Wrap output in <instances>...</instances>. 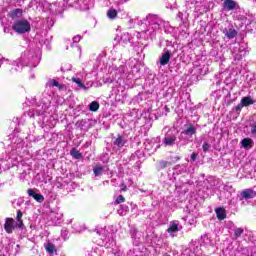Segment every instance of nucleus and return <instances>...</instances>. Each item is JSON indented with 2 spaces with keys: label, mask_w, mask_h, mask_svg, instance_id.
<instances>
[{
  "label": "nucleus",
  "mask_w": 256,
  "mask_h": 256,
  "mask_svg": "<svg viewBox=\"0 0 256 256\" xmlns=\"http://www.w3.org/2000/svg\"><path fill=\"white\" fill-rule=\"evenodd\" d=\"M147 28L142 32H137V38L153 39L157 32L163 27H167V22L161 19L158 15L149 14L146 16Z\"/></svg>",
  "instance_id": "obj_1"
},
{
  "label": "nucleus",
  "mask_w": 256,
  "mask_h": 256,
  "mask_svg": "<svg viewBox=\"0 0 256 256\" xmlns=\"http://www.w3.org/2000/svg\"><path fill=\"white\" fill-rule=\"evenodd\" d=\"M39 61V51L26 50L21 54L20 58L11 62L12 68L10 69V72L17 73V71H21L25 66L37 67Z\"/></svg>",
  "instance_id": "obj_2"
},
{
  "label": "nucleus",
  "mask_w": 256,
  "mask_h": 256,
  "mask_svg": "<svg viewBox=\"0 0 256 256\" xmlns=\"http://www.w3.org/2000/svg\"><path fill=\"white\" fill-rule=\"evenodd\" d=\"M51 101L42 100L41 104L37 105L36 108H32L27 112L28 117H39L40 121H45L48 115H51Z\"/></svg>",
  "instance_id": "obj_3"
},
{
  "label": "nucleus",
  "mask_w": 256,
  "mask_h": 256,
  "mask_svg": "<svg viewBox=\"0 0 256 256\" xmlns=\"http://www.w3.org/2000/svg\"><path fill=\"white\" fill-rule=\"evenodd\" d=\"M117 229L115 226H106L97 230V234L100 235L102 241L106 243V247H113L115 245V233Z\"/></svg>",
  "instance_id": "obj_4"
},
{
  "label": "nucleus",
  "mask_w": 256,
  "mask_h": 256,
  "mask_svg": "<svg viewBox=\"0 0 256 256\" xmlns=\"http://www.w3.org/2000/svg\"><path fill=\"white\" fill-rule=\"evenodd\" d=\"M206 3L207 0H191L186 4V8L188 11H194V13H200V15H203V13H207V11H209Z\"/></svg>",
  "instance_id": "obj_5"
},
{
  "label": "nucleus",
  "mask_w": 256,
  "mask_h": 256,
  "mask_svg": "<svg viewBox=\"0 0 256 256\" xmlns=\"http://www.w3.org/2000/svg\"><path fill=\"white\" fill-rule=\"evenodd\" d=\"M12 29L16 33H19V35H23L25 33H29V31H31V23L25 19L16 20L14 22V24L12 25Z\"/></svg>",
  "instance_id": "obj_6"
},
{
  "label": "nucleus",
  "mask_w": 256,
  "mask_h": 256,
  "mask_svg": "<svg viewBox=\"0 0 256 256\" xmlns=\"http://www.w3.org/2000/svg\"><path fill=\"white\" fill-rule=\"evenodd\" d=\"M28 9H33V11H51V4L45 0H31L28 4Z\"/></svg>",
  "instance_id": "obj_7"
},
{
  "label": "nucleus",
  "mask_w": 256,
  "mask_h": 256,
  "mask_svg": "<svg viewBox=\"0 0 256 256\" xmlns=\"http://www.w3.org/2000/svg\"><path fill=\"white\" fill-rule=\"evenodd\" d=\"M16 160L9 154H0V169L7 171L11 167H15Z\"/></svg>",
  "instance_id": "obj_8"
},
{
  "label": "nucleus",
  "mask_w": 256,
  "mask_h": 256,
  "mask_svg": "<svg viewBox=\"0 0 256 256\" xmlns=\"http://www.w3.org/2000/svg\"><path fill=\"white\" fill-rule=\"evenodd\" d=\"M249 105H255V100L251 96H245L241 99L240 103L234 108V110L239 114L243 107H249Z\"/></svg>",
  "instance_id": "obj_9"
},
{
  "label": "nucleus",
  "mask_w": 256,
  "mask_h": 256,
  "mask_svg": "<svg viewBox=\"0 0 256 256\" xmlns=\"http://www.w3.org/2000/svg\"><path fill=\"white\" fill-rule=\"evenodd\" d=\"M175 143H177V135L173 134V131H168L162 140V145L164 147H173Z\"/></svg>",
  "instance_id": "obj_10"
},
{
  "label": "nucleus",
  "mask_w": 256,
  "mask_h": 256,
  "mask_svg": "<svg viewBox=\"0 0 256 256\" xmlns=\"http://www.w3.org/2000/svg\"><path fill=\"white\" fill-rule=\"evenodd\" d=\"M183 229V226L179 223V221L174 220L170 222L167 232L169 233L170 237H175V233H179Z\"/></svg>",
  "instance_id": "obj_11"
},
{
  "label": "nucleus",
  "mask_w": 256,
  "mask_h": 256,
  "mask_svg": "<svg viewBox=\"0 0 256 256\" xmlns=\"http://www.w3.org/2000/svg\"><path fill=\"white\" fill-rule=\"evenodd\" d=\"M15 229H19L15 220L13 218H6L4 224V230L6 231V233L11 234L13 233V231H15Z\"/></svg>",
  "instance_id": "obj_12"
},
{
  "label": "nucleus",
  "mask_w": 256,
  "mask_h": 256,
  "mask_svg": "<svg viewBox=\"0 0 256 256\" xmlns=\"http://www.w3.org/2000/svg\"><path fill=\"white\" fill-rule=\"evenodd\" d=\"M169 61H171V52L169 49L165 48L160 56L159 65L165 67V65L169 64Z\"/></svg>",
  "instance_id": "obj_13"
},
{
  "label": "nucleus",
  "mask_w": 256,
  "mask_h": 256,
  "mask_svg": "<svg viewBox=\"0 0 256 256\" xmlns=\"http://www.w3.org/2000/svg\"><path fill=\"white\" fill-rule=\"evenodd\" d=\"M50 219L53 225H61V223H63V213L51 212Z\"/></svg>",
  "instance_id": "obj_14"
},
{
  "label": "nucleus",
  "mask_w": 256,
  "mask_h": 256,
  "mask_svg": "<svg viewBox=\"0 0 256 256\" xmlns=\"http://www.w3.org/2000/svg\"><path fill=\"white\" fill-rule=\"evenodd\" d=\"M131 39H133V36L129 34L128 32H125L121 35V37H116L114 41H119L121 45H127V43H131Z\"/></svg>",
  "instance_id": "obj_15"
},
{
  "label": "nucleus",
  "mask_w": 256,
  "mask_h": 256,
  "mask_svg": "<svg viewBox=\"0 0 256 256\" xmlns=\"http://www.w3.org/2000/svg\"><path fill=\"white\" fill-rule=\"evenodd\" d=\"M106 171H109V168L101 164H97L93 167V173L95 177H101V175H103V173H106Z\"/></svg>",
  "instance_id": "obj_16"
},
{
  "label": "nucleus",
  "mask_w": 256,
  "mask_h": 256,
  "mask_svg": "<svg viewBox=\"0 0 256 256\" xmlns=\"http://www.w3.org/2000/svg\"><path fill=\"white\" fill-rule=\"evenodd\" d=\"M222 7L224 11H234V9H237V3L235 0H224Z\"/></svg>",
  "instance_id": "obj_17"
},
{
  "label": "nucleus",
  "mask_w": 256,
  "mask_h": 256,
  "mask_svg": "<svg viewBox=\"0 0 256 256\" xmlns=\"http://www.w3.org/2000/svg\"><path fill=\"white\" fill-rule=\"evenodd\" d=\"M197 133V128L193 124H188L186 128L182 131L181 135H186L187 137H193Z\"/></svg>",
  "instance_id": "obj_18"
},
{
  "label": "nucleus",
  "mask_w": 256,
  "mask_h": 256,
  "mask_svg": "<svg viewBox=\"0 0 256 256\" xmlns=\"http://www.w3.org/2000/svg\"><path fill=\"white\" fill-rule=\"evenodd\" d=\"M125 143H127L125 136L118 135L117 138L113 139V145L114 147H118V149L125 147Z\"/></svg>",
  "instance_id": "obj_19"
},
{
  "label": "nucleus",
  "mask_w": 256,
  "mask_h": 256,
  "mask_svg": "<svg viewBox=\"0 0 256 256\" xmlns=\"http://www.w3.org/2000/svg\"><path fill=\"white\" fill-rule=\"evenodd\" d=\"M27 193L29 197H33L37 203H43V201H45L43 194L36 193V191L33 189H28Z\"/></svg>",
  "instance_id": "obj_20"
},
{
  "label": "nucleus",
  "mask_w": 256,
  "mask_h": 256,
  "mask_svg": "<svg viewBox=\"0 0 256 256\" xmlns=\"http://www.w3.org/2000/svg\"><path fill=\"white\" fill-rule=\"evenodd\" d=\"M222 32L225 37H227V39H235V37H237V30H235L233 26H231L230 28H224Z\"/></svg>",
  "instance_id": "obj_21"
},
{
  "label": "nucleus",
  "mask_w": 256,
  "mask_h": 256,
  "mask_svg": "<svg viewBox=\"0 0 256 256\" xmlns=\"http://www.w3.org/2000/svg\"><path fill=\"white\" fill-rule=\"evenodd\" d=\"M241 197L242 199H255L256 197V192L253 189H245L244 191L241 192Z\"/></svg>",
  "instance_id": "obj_22"
},
{
  "label": "nucleus",
  "mask_w": 256,
  "mask_h": 256,
  "mask_svg": "<svg viewBox=\"0 0 256 256\" xmlns=\"http://www.w3.org/2000/svg\"><path fill=\"white\" fill-rule=\"evenodd\" d=\"M9 17H11L13 21H17V19H21L23 17V9L17 8L15 10L10 11Z\"/></svg>",
  "instance_id": "obj_23"
},
{
  "label": "nucleus",
  "mask_w": 256,
  "mask_h": 256,
  "mask_svg": "<svg viewBox=\"0 0 256 256\" xmlns=\"http://www.w3.org/2000/svg\"><path fill=\"white\" fill-rule=\"evenodd\" d=\"M15 223L16 226H18V229H25V224L23 223V212H21V210L17 211Z\"/></svg>",
  "instance_id": "obj_24"
},
{
  "label": "nucleus",
  "mask_w": 256,
  "mask_h": 256,
  "mask_svg": "<svg viewBox=\"0 0 256 256\" xmlns=\"http://www.w3.org/2000/svg\"><path fill=\"white\" fill-rule=\"evenodd\" d=\"M235 19H238L239 21H255V16L253 15H245V14H241V13H236L235 14Z\"/></svg>",
  "instance_id": "obj_25"
},
{
  "label": "nucleus",
  "mask_w": 256,
  "mask_h": 256,
  "mask_svg": "<svg viewBox=\"0 0 256 256\" xmlns=\"http://www.w3.org/2000/svg\"><path fill=\"white\" fill-rule=\"evenodd\" d=\"M215 213L219 221H223L224 219H227V212L225 211L224 208H216Z\"/></svg>",
  "instance_id": "obj_26"
},
{
  "label": "nucleus",
  "mask_w": 256,
  "mask_h": 256,
  "mask_svg": "<svg viewBox=\"0 0 256 256\" xmlns=\"http://www.w3.org/2000/svg\"><path fill=\"white\" fill-rule=\"evenodd\" d=\"M241 145H242V147L244 149H249V148L253 147V145H254L253 139H251V138H244L241 141Z\"/></svg>",
  "instance_id": "obj_27"
},
{
  "label": "nucleus",
  "mask_w": 256,
  "mask_h": 256,
  "mask_svg": "<svg viewBox=\"0 0 256 256\" xmlns=\"http://www.w3.org/2000/svg\"><path fill=\"white\" fill-rule=\"evenodd\" d=\"M178 19H180L181 23H183L184 25L187 24V21L189 19V12L188 11H185L184 13L179 12Z\"/></svg>",
  "instance_id": "obj_28"
},
{
  "label": "nucleus",
  "mask_w": 256,
  "mask_h": 256,
  "mask_svg": "<svg viewBox=\"0 0 256 256\" xmlns=\"http://www.w3.org/2000/svg\"><path fill=\"white\" fill-rule=\"evenodd\" d=\"M127 213H129V206L125 204L120 205V208L118 209V215H120L121 217H125Z\"/></svg>",
  "instance_id": "obj_29"
},
{
  "label": "nucleus",
  "mask_w": 256,
  "mask_h": 256,
  "mask_svg": "<svg viewBox=\"0 0 256 256\" xmlns=\"http://www.w3.org/2000/svg\"><path fill=\"white\" fill-rule=\"evenodd\" d=\"M45 249L47 253H49L50 255H53V253L57 252V249L55 248V244L51 242H48L47 244H45Z\"/></svg>",
  "instance_id": "obj_30"
},
{
  "label": "nucleus",
  "mask_w": 256,
  "mask_h": 256,
  "mask_svg": "<svg viewBox=\"0 0 256 256\" xmlns=\"http://www.w3.org/2000/svg\"><path fill=\"white\" fill-rule=\"evenodd\" d=\"M73 83H76L77 87H79V89H83L84 91H87L89 89V87L85 86V84H83V82L81 81L80 78H72Z\"/></svg>",
  "instance_id": "obj_31"
},
{
  "label": "nucleus",
  "mask_w": 256,
  "mask_h": 256,
  "mask_svg": "<svg viewBox=\"0 0 256 256\" xmlns=\"http://www.w3.org/2000/svg\"><path fill=\"white\" fill-rule=\"evenodd\" d=\"M117 15H118V12L116 9L114 8H110L108 11H107V17L108 19H116L117 18Z\"/></svg>",
  "instance_id": "obj_32"
},
{
  "label": "nucleus",
  "mask_w": 256,
  "mask_h": 256,
  "mask_svg": "<svg viewBox=\"0 0 256 256\" xmlns=\"http://www.w3.org/2000/svg\"><path fill=\"white\" fill-rule=\"evenodd\" d=\"M174 171L179 175V173H185V171H187V168L185 167V165H176L174 167Z\"/></svg>",
  "instance_id": "obj_33"
},
{
  "label": "nucleus",
  "mask_w": 256,
  "mask_h": 256,
  "mask_svg": "<svg viewBox=\"0 0 256 256\" xmlns=\"http://www.w3.org/2000/svg\"><path fill=\"white\" fill-rule=\"evenodd\" d=\"M89 109H90V111H93V112L99 111V102H97V101L91 102L89 105Z\"/></svg>",
  "instance_id": "obj_34"
},
{
  "label": "nucleus",
  "mask_w": 256,
  "mask_h": 256,
  "mask_svg": "<svg viewBox=\"0 0 256 256\" xmlns=\"http://www.w3.org/2000/svg\"><path fill=\"white\" fill-rule=\"evenodd\" d=\"M46 85L47 87H59V89H61V84H59V81L57 80H50Z\"/></svg>",
  "instance_id": "obj_35"
},
{
  "label": "nucleus",
  "mask_w": 256,
  "mask_h": 256,
  "mask_svg": "<svg viewBox=\"0 0 256 256\" xmlns=\"http://www.w3.org/2000/svg\"><path fill=\"white\" fill-rule=\"evenodd\" d=\"M169 165H171V162H168V161H165V160H162L158 163V169L161 170V169H166V167H169Z\"/></svg>",
  "instance_id": "obj_36"
},
{
  "label": "nucleus",
  "mask_w": 256,
  "mask_h": 256,
  "mask_svg": "<svg viewBox=\"0 0 256 256\" xmlns=\"http://www.w3.org/2000/svg\"><path fill=\"white\" fill-rule=\"evenodd\" d=\"M243 233H245V230H243V228H235L234 229V237L236 239H239V237H241V235H243Z\"/></svg>",
  "instance_id": "obj_37"
},
{
  "label": "nucleus",
  "mask_w": 256,
  "mask_h": 256,
  "mask_svg": "<svg viewBox=\"0 0 256 256\" xmlns=\"http://www.w3.org/2000/svg\"><path fill=\"white\" fill-rule=\"evenodd\" d=\"M61 237L64 239V241H67V239H69V230L63 228L61 231Z\"/></svg>",
  "instance_id": "obj_38"
},
{
  "label": "nucleus",
  "mask_w": 256,
  "mask_h": 256,
  "mask_svg": "<svg viewBox=\"0 0 256 256\" xmlns=\"http://www.w3.org/2000/svg\"><path fill=\"white\" fill-rule=\"evenodd\" d=\"M233 57L235 61H241V59H243V51H239V53H233Z\"/></svg>",
  "instance_id": "obj_39"
},
{
  "label": "nucleus",
  "mask_w": 256,
  "mask_h": 256,
  "mask_svg": "<svg viewBox=\"0 0 256 256\" xmlns=\"http://www.w3.org/2000/svg\"><path fill=\"white\" fill-rule=\"evenodd\" d=\"M71 155L74 157V159H81V153L77 150H72Z\"/></svg>",
  "instance_id": "obj_40"
},
{
  "label": "nucleus",
  "mask_w": 256,
  "mask_h": 256,
  "mask_svg": "<svg viewBox=\"0 0 256 256\" xmlns=\"http://www.w3.org/2000/svg\"><path fill=\"white\" fill-rule=\"evenodd\" d=\"M202 149H203L204 153H207V151H209V149H211V144H209L208 142H204L202 145Z\"/></svg>",
  "instance_id": "obj_41"
},
{
  "label": "nucleus",
  "mask_w": 256,
  "mask_h": 256,
  "mask_svg": "<svg viewBox=\"0 0 256 256\" xmlns=\"http://www.w3.org/2000/svg\"><path fill=\"white\" fill-rule=\"evenodd\" d=\"M124 202H125V197H123V195H119L115 200L116 205H119L120 203H124Z\"/></svg>",
  "instance_id": "obj_42"
},
{
  "label": "nucleus",
  "mask_w": 256,
  "mask_h": 256,
  "mask_svg": "<svg viewBox=\"0 0 256 256\" xmlns=\"http://www.w3.org/2000/svg\"><path fill=\"white\" fill-rule=\"evenodd\" d=\"M78 9H80V11H88L89 10V6L85 3L79 4Z\"/></svg>",
  "instance_id": "obj_43"
},
{
  "label": "nucleus",
  "mask_w": 256,
  "mask_h": 256,
  "mask_svg": "<svg viewBox=\"0 0 256 256\" xmlns=\"http://www.w3.org/2000/svg\"><path fill=\"white\" fill-rule=\"evenodd\" d=\"M16 7H21L25 3V0H14Z\"/></svg>",
  "instance_id": "obj_44"
},
{
  "label": "nucleus",
  "mask_w": 256,
  "mask_h": 256,
  "mask_svg": "<svg viewBox=\"0 0 256 256\" xmlns=\"http://www.w3.org/2000/svg\"><path fill=\"white\" fill-rule=\"evenodd\" d=\"M3 63H7L8 65H11V62L9 61V59H6V58L0 59V67L3 65Z\"/></svg>",
  "instance_id": "obj_45"
},
{
  "label": "nucleus",
  "mask_w": 256,
  "mask_h": 256,
  "mask_svg": "<svg viewBox=\"0 0 256 256\" xmlns=\"http://www.w3.org/2000/svg\"><path fill=\"white\" fill-rule=\"evenodd\" d=\"M249 249L251 248H243L242 249V254L245 256H251V253L249 252Z\"/></svg>",
  "instance_id": "obj_46"
},
{
  "label": "nucleus",
  "mask_w": 256,
  "mask_h": 256,
  "mask_svg": "<svg viewBox=\"0 0 256 256\" xmlns=\"http://www.w3.org/2000/svg\"><path fill=\"white\" fill-rule=\"evenodd\" d=\"M82 37L81 35H76L73 37V42L74 43H79V41H81Z\"/></svg>",
  "instance_id": "obj_47"
},
{
  "label": "nucleus",
  "mask_w": 256,
  "mask_h": 256,
  "mask_svg": "<svg viewBox=\"0 0 256 256\" xmlns=\"http://www.w3.org/2000/svg\"><path fill=\"white\" fill-rule=\"evenodd\" d=\"M197 156H198V154L195 153V152H193V153L191 154V156H190V159H191L192 161H197Z\"/></svg>",
  "instance_id": "obj_48"
},
{
  "label": "nucleus",
  "mask_w": 256,
  "mask_h": 256,
  "mask_svg": "<svg viewBox=\"0 0 256 256\" xmlns=\"http://www.w3.org/2000/svg\"><path fill=\"white\" fill-rule=\"evenodd\" d=\"M75 233H81V229L77 228V225L74 224Z\"/></svg>",
  "instance_id": "obj_49"
},
{
  "label": "nucleus",
  "mask_w": 256,
  "mask_h": 256,
  "mask_svg": "<svg viewBox=\"0 0 256 256\" xmlns=\"http://www.w3.org/2000/svg\"><path fill=\"white\" fill-rule=\"evenodd\" d=\"M119 72L120 73H125V66H120Z\"/></svg>",
  "instance_id": "obj_50"
},
{
  "label": "nucleus",
  "mask_w": 256,
  "mask_h": 256,
  "mask_svg": "<svg viewBox=\"0 0 256 256\" xmlns=\"http://www.w3.org/2000/svg\"><path fill=\"white\" fill-rule=\"evenodd\" d=\"M251 132L256 133V123L252 126Z\"/></svg>",
  "instance_id": "obj_51"
},
{
  "label": "nucleus",
  "mask_w": 256,
  "mask_h": 256,
  "mask_svg": "<svg viewBox=\"0 0 256 256\" xmlns=\"http://www.w3.org/2000/svg\"><path fill=\"white\" fill-rule=\"evenodd\" d=\"M127 1H129V0H119V3H121V5H123L124 3H127Z\"/></svg>",
  "instance_id": "obj_52"
},
{
  "label": "nucleus",
  "mask_w": 256,
  "mask_h": 256,
  "mask_svg": "<svg viewBox=\"0 0 256 256\" xmlns=\"http://www.w3.org/2000/svg\"><path fill=\"white\" fill-rule=\"evenodd\" d=\"M31 79H35V74H31Z\"/></svg>",
  "instance_id": "obj_53"
},
{
  "label": "nucleus",
  "mask_w": 256,
  "mask_h": 256,
  "mask_svg": "<svg viewBox=\"0 0 256 256\" xmlns=\"http://www.w3.org/2000/svg\"><path fill=\"white\" fill-rule=\"evenodd\" d=\"M175 160H176V161H179V157H175Z\"/></svg>",
  "instance_id": "obj_54"
},
{
  "label": "nucleus",
  "mask_w": 256,
  "mask_h": 256,
  "mask_svg": "<svg viewBox=\"0 0 256 256\" xmlns=\"http://www.w3.org/2000/svg\"><path fill=\"white\" fill-rule=\"evenodd\" d=\"M61 71H65L63 68H61Z\"/></svg>",
  "instance_id": "obj_55"
}]
</instances>
